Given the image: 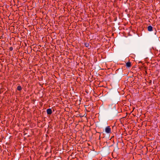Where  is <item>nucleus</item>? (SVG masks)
<instances>
[{"mask_svg": "<svg viewBox=\"0 0 160 160\" xmlns=\"http://www.w3.org/2000/svg\"><path fill=\"white\" fill-rule=\"evenodd\" d=\"M105 131L107 133H111V129L109 126L107 127L105 129Z\"/></svg>", "mask_w": 160, "mask_h": 160, "instance_id": "obj_1", "label": "nucleus"}, {"mask_svg": "<svg viewBox=\"0 0 160 160\" xmlns=\"http://www.w3.org/2000/svg\"><path fill=\"white\" fill-rule=\"evenodd\" d=\"M47 112L48 114L51 115L52 113V110L51 108H48L47 110Z\"/></svg>", "mask_w": 160, "mask_h": 160, "instance_id": "obj_2", "label": "nucleus"}, {"mask_svg": "<svg viewBox=\"0 0 160 160\" xmlns=\"http://www.w3.org/2000/svg\"><path fill=\"white\" fill-rule=\"evenodd\" d=\"M148 30L149 31H151L152 30V27L151 26H149L148 28Z\"/></svg>", "mask_w": 160, "mask_h": 160, "instance_id": "obj_3", "label": "nucleus"}, {"mask_svg": "<svg viewBox=\"0 0 160 160\" xmlns=\"http://www.w3.org/2000/svg\"><path fill=\"white\" fill-rule=\"evenodd\" d=\"M131 66V63L130 62H128L126 63V66L127 67L129 68Z\"/></svg>", "mask_w": 160, "mask_h": 160, "instance_id": "obj_4", "label": "nucleus"}, {"mask_svg": "<svg viewBox=\"0 0 160 160\" xmlns=\"http://www.w3.org/2000/svg\"><path fill=\"white\" fill-rule=\"evenodd\" d=\"M17 89L18 90L20 91L22 90V88L20 86H18L17 87Z\"/></svg>", "mask_w": 160, "mask_h": 160, "instance_id": "obj_5", "label": "nucleus"}, {"mask_svg": "<svg viewBox=\"0 0 160 160\" xmlns=\"http://www.w3.org/2000/svg\"><path fill=\"white\" fill-rule=\"evenodd\" d=\"M9 50L10 51H12L13 50V48L12 47H10L9 48Z\"/></svg>", "mask_w": 160, "mask_h": 160, "instance_id": "obj_6", "label": "nucleus"}]
</instances>
